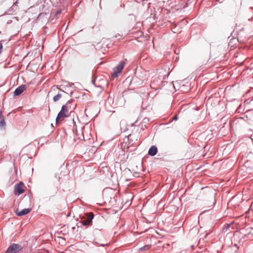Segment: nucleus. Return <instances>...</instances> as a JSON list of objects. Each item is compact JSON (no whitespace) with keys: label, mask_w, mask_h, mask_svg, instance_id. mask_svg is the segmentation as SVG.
<instances>
[{"label":"nucleus","mask_w":253,"mask_h":253,"mask_svg":"<svg viewBox=\"0 0 253 253\" xmlns=\"http://www.w3.org/2000/svg\"><path fill=\"white\" fill-rule=\"evenodd\" d=\"M137 122V120H136V121H135V122L134 123V124L136 123V122Z\"/></svg>","instance_id":"obj_18"},{"label":"nucleus","mask_w":253,"mask_h":253,"mask_svg":"<svg viewBox=\"0 0 253 253\" xmlns=\"http://www.w3.org/2000/svg\"><path fill=\"white\" fill-rule=\"evenodd\" d=\"M24 184L23 182H20L19 183L15 184L14 189V193L15 195L19 196L24 193Z\"/></svg>","instance_id":"obj_3"},{"label":"nucleus","mask_w":253,"mask_h":253,"mask_svg":"<svg viewBox=\"0 0 253 253\" xmlns=\"http://www.w3.org/2000/svg\"><path fill=\"white\" fill-rule=\"evenodd\" d=\"M61 12V11L60 10H57L55 13V15L56 16V15H58V14H60Z\"/></svg>","instance_id":"obj_15"},{"label":"nucleus","mask_w":253,"mask_h":253,"mask_svg":"<svg viewBox=\"0 0 253 253\" xmlns=\"http://www.w3.org/2000/svg\"><path fill=\"white\" fill-rule=\"evenodd\" d=\"M146 119H147V120H148V119H147V118H144V120H146Z\"/></svg>","instance_id":"obj_20"},{"label":"nucleus","mask_w":253,"mask_h":253,"mask_svg":"<svg viewBox=\"0 0 253 253\" xmlns=\"http://www.w3.org/2000/svg\"><path fill=\"white\" fill-rule=\"evenodd\" d=\"M90 223L87 220H84L82 221V224L84 226L89 225Z\"/></svg>","instance_id":"obj_13"},{"label":"nucleus","mask_w":253,"mask_h":253,"mask_svg":"<svg viewBox=\"0 0 253 253\" xmlns=\"http://www.w3.org/2000/svg\"><path fill=\"white\" fill-rule=\"evenodd\" d=\"M31 211V209H24L19 211L18 210L16 211V213L18 216H23L29 213Z\"/></svg>","instance_id":"obj_6"},{"label":"nucleus","mask_w":253,"mask_h":253,"mask_svg":"<svg viewBox=\"0 0 253 253\" xmlns=\"http://www.w3.org/2000/svg\"><path fill=\"white\" fill-rule=\"evenodd\" d=\"M62 97V94L61 93H58L57 95H55L53 97V100L54 102H56L59 100Z\"/></svg>","instance_id":"obj_12"},{"label":"nucleus","mask_w":253,"mask_h":253,"mask_svg":"<svg viewBox=\"0 0 253 253\" xmlns=\"http://www.w3.org/2000/svg\"><path fill=\"white\" fill-rule=\"evenodd\" d=\"M126 65V62L124 61H122L117 66L116 70L113 73L112 76L114 78H117L118 77L120 73H121L122 70L124 69V66Z\"/></svg>","instance_id":"obj_4"},{"label":"nucleus","mask_w":253,"mask_h":253,"mask_svg":"<svg viewBox=\"0 0 253 253\" xmlns=\"http://www.w3.org/2000/svg\"><path fill=\"white\" fill-rule=\"evenodd\" d=\"M22 249L21 245L13 243L9 246L4 253H21Z\"/></svg>","instance_id":"obj_2"},{"label":"nucleus","mask_w":253,"mask_h":253,"mask_svg":"<svg viewBox=\"0 0 253 253\" xmlns=\"http://www.w3.org/2000/svg\"><path fill=\"white\" fill-rule=\"evenodd\" d=\"M94 217V214L92 212H89L88 215H87V220L91 223V221H92V219Z\"/></svg>","instance_id":"obj_11"},{"label":"nucleus","mask_w":253,"mask_h":253,"mask_svg":"<svg viewBox=\"0 0 253 253\" xmlns=\"http://www.w3.org/2000/svg\"><path fill=\"white\" fill-rule=\"evenodd\" d=\"M157 152L158 149L157 147L152 146L150 148L148 151V154L151 156H154L157 154Z\"/></svg>","instance_id":"obj_8"},{"label":"nucleus","mask_w":253,"mask_h":253,"mask_svg":"<svg viewBox=\"0 0 253 253\" xmlns=\"http://www.w3.org/2000/svg\"><path fill=\"white\" fill-rule=\"evenodd\" d=\"M72 100L68 101L66 104L62 106L60 111L58 113L57 116L56 118V122L57 123L61 118L67 117L68 115L66 113L68 112L70 109H71V103Z\"/></svg>","instance_id":"obj_1"},{"label":"nucleus","mask_w":253,"mask_h":253,"mask_svg":"<svg viewBox=\"0 0 253 253\" xmlns=\"http://www.w3.org/2000/svg\"><path fill=\"white\" fill-rule=\"evenodd\" d=\"M6 123L5 122V118L3 116L2 112L0 111V127L5 128Z\"/></svg>","instance_id":"obj_7"},{"label":"nucleus","mask_w":253,"mask_h":253,"mask_svg":"<svg viewBox=\"0 0 253 253\" xmlns=\"http://www.w3.org/2000/svg\"><path fill=\"white\" fill-rule=\"evenodd\" d=\"M178 119L177 116L176 115L173 118V120L176 121Z\"/></svg>","instance_id":"obj_17"},{"label":"nucleus","mask_w":253,"mask_h":253,"mask_svg":"<svg viewBox=\"0 0 253 253\" xmlns=\"http://www.w3.org/2000/svg\"><path fill=\"white\" fill-rule=\"evenodd\" d=\"M245 236L251 239L253 237V228H250L246 230V232L244 234Z\"/></svg>","instance_id":"obj_9"},{"label":"nucleus","mask_w":253,"mask_h":253,"mask_svg":"<svg viewBox=\"0 0 253 253\" xmlns=\"http://www.w3.org/2000/svg\"><path fill=\"white\" fill-rule=\"evenodd\" d=\"M231 225V224H227L223 228V232H226L227 231V229L230 227Z\"/></svg>","instance_id":"obj_14"},{"label":"nucleus","mask_w":253,"mask_h":253,"mask_svg":"<svg viewBox=\"0 0 253 253\" xmlns=\"http://www.w3.org/2000/svg\"><path fill=\"white\" fill-rule=\"evenodd\" d=\"M3 46L2 43L0 42V54L1 53L2 50Z\"/></svg>","instance_id":"obj_16"},{"label":"nucleus","mask_w":253,"mask_h":253,"mask_svg":"<svg viewBox=\"0 0 253 253\" xmlns=\"http://www.w3.org/2000/svg\"><path fill=\"white\" fill-rule=\"evenodd\" d=\"M151 247V245H146L139 248V252H144L145 251H147L150 249Z\"/></svg>","instance_id":"obj_10"},{"label":"nucleus","mask_w":253,"mask_h":253,"mask_svg":"<svg viewBox=\"0 0 253 253\" xmlns=\"http://www.w3.org/2000/svg\"><path fill=\"white\" fill-rule=\"evenodd\" d=\"M59 89L61 91H62V90L61 89V88H59ZM63 92H65L63 90H62Z\"/></svg>","instance_id":"obj_19"},{"label":"nucleus","mask_w":253,"mask_h":253,"mask_svg":"<svg viewBox=\"0 0 253 253\" xmlns=\"http://www.w3.org/2000/svg\"><path fill=\"white\" fill-rule=\"evenodd\" d=\"M26 86L25 84H22L15 89L14 91V96L20 95L25 89Z\"/></svg>","instance_id":"obj_5"}]
</instances>
